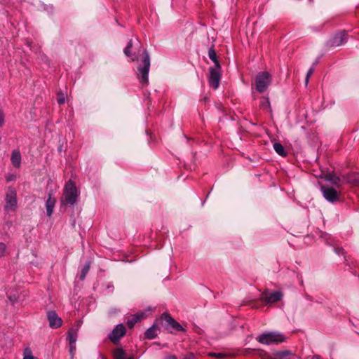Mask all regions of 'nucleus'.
<instances>
[{"instance_id": "nucleus-1", "label": "nucleus", "mask_w": 359, "mask_h": 359, "mask_svg": "<svg viewBox=\"0 0 359 359\" xmlns=\"http://www.w3.org/2000/svg\"><path fill=\"white\" fill-rule=\"evenodd\" d=\"M150 69V57L147 50L142 53V57L137 66L138 79L143 85H147L149 83V72Z\"/></svg>"}, {"instance_id": "nucleus-2", "label": "nucleus", "mask_w": 359, "mask_h": 359, "mask_svg": "<svg viewBox=\"0 0 359 359\" xmlns=\"http://www.w3.org/2000/svg\"><path fill=\"white\" fill-rule=\"evenodd\" d=\"M285 337L278 332H268L259 335L256 339L262 344H278L285 341Z\"/></svg>"}, {"instance_id": "nucleus-3", "label": "nucleus", "mask_w": 359, "mask_h": 359, "mask_svg": "<svg viewBox=\"0 0 359 359\" xmlns=\"http://www.w3.org/2000/svg\"><path fill=\"white\" fill-rule=\"evenodd\" d=\"M271 75L267 72H259L255 79V85L257 91L263 93L266 90L271 83Z\"/></svg>"}, {"instance_id": "nucleus-4", "label": "nucleus", "mask_w": 359, "mask_h": 359, "mask_svg": "<svg viewBox=\"0 0 359 359\" xmlns=\"http://www.w3.org/2000/svg\"><path fill=\"white\" fill-rule=\"evenodd\" d=\"M64 196L67 204L74 205L76 202L78 197L77 189L74 182L71 180L68 181L65 186Z\"/></svg>"}, {"instance_id": "nucleus-5", "label": "nucleus", "mask_w": 359, "mask_h": 359, "mask_svg": "<svg viewBox=\"0 0 359 359\" xmlns=\"http://www.w3.org/2000/svg\"><path fill=\"white\" fill-rule=\"evenodd\" d=\"M320 191L325 199L330 203H334L340 199V192L332 187L321 185Z\"/></svg>"}, {"instance_id": "nucleus-6", "label": "nucleus", "mask_w": 359, "mask_h": 359, "mask_svg": "<svg viewBox=\"0 0 359 359\" xmlns=\"http://www.w3.org/2000/svg\"><path fill=\"white\" fill-rule=\"evenodd\" d=\"M210 76L208 77V82L210 86L213 89H217L219 87L221 79V66L220 64H217L213 67L209 68Z\"/></svg>"}, {"instance_id": "nucleus-7", "label": "nucleus", "mask_w": 359, "mask_h": 359, "mask_svg": "<svg viewBox=\"0 0 359 359\" xmlns=\"http://www.w3.org/2000/svg\"><path fill=\"white\" fill-rule=\"evenodd\" d=\"M17 206V193L15 189L10 187L6 194V210H15Z\"/></svg>"}, {"instance_id": "nucleus-8", "label": "nucleus", "mask_w": 359, "mask_h": 359, "mask_svg": "<svg viewBox=\"0 0 359 359\" xmlns=\"http://www.w3.org/2000/svg\"><path fill=\"white\" fill-rule=\"evenodd\" d=\"M282 297L283 293L281 292H269L266 290L262 293L260 299L266 304H269L280 301Z\"/></svg>"}, {"instance_id": "nucleus-9", "label": "nucleus", "mask_w": 359, "mask_h": 359, "mask_svg": "<svg viewBox=\"0 0 359 359\" xmlns=\"http://www.w3.org/2000/svg\"><path fill=\"white\" fill-rule=\"evenodd\" d=\"M126 333V330L124 325L123 324H118L109 334V339L113 344H118L120 339L123 337Z\"/></svg>"}, {"instance_id": "nucleus-10", "label": "nucleus", "mask_w": 359, "mask_h": 359, "mask_svg": "<svg viewBox=\"0 0 359 359\" xmlns=\"http://www.w3.org/2000/svg\"><path fill=\"white\" fill-rule=\"evenodd\" d=\"M161 318L164 321V325L166 327H170L175 331H184V328L179 324L174 318L167 313H163Z\"/></svg>"}, {"instance_id": "nucleus-11", "label": "nucleus", "mask_w": 359, "mask_h": 359, "mask_svg": "<svg viewBox=\"0 0 359 359\" xmlns=\"http://www.w3.org/2000/svg\"><path fill=\"white\" fill-rule=\"evenodd\" d=\"M47 319L49 323V326L53 329H57L62 326V320L57 316L55 311H48Z\"/></svg>"}, {"instance_id": "nucleus-12", "label": "nucleus", "mask_w": 359, "mask_h": 359, "mask_svg": "<svg viewBox=\"0 0 359 359\" xmlns=\"http://www.w3.org/2000/svg\"><path fill=\"white\" fill-rule=\"evenodd\" d=\"M347 41L348 34L344 30L334 34L330 39V43L332 46H339L346 43Z\"/></svg>"}, {"instance_id": "nucleus-13", "label": "nucleus", "mask_w": 359, "mask_h": 359, "mask_svg": "<svg viewBox=\"0 0 359 359\" xmlns=\"http://www.w3.org/2000/svg\"><path fill=\"white\" fill-rule=\"evenodd\" d=\"M48 196L46 202V213L48 217H50L53 214L56 200L52 197V191L48 192Z\"/></svg>"}, {"instance_id": "nucleus-14", "label": "nucleus", "mask_w": 359, "mask_h": 359, "mask_svg": "<svg viewBox=\"0 0 359 359\" xmlns=\"http://www.w3.org/2000/svg\"><path fill=\"white\" fill-rule=\"evenodd\" d=\"M324 179L326 181L331 182L332 184L339 187L340 186V178L334 172H327L324 174Z\"/></svg>"}, {"instance_id": "nucleus-15", "label": "nucleus", "mask_w": 359, "mask_h": 359, "mask_svg": "<svg viewBox=\"0 0 359 359\" xmlns=\"http://www.w3.org/2000/svg\"><path fill=\"white\" fill-rule=\"evenodd\" d=\"M11 160L14 167H20L21 163V155L20 151H14L11 154Z\"/></svg>"}, {"instance_id": "nucleus-16", "label": "nucleus", "mask_w": 359, "mask_h": 359, "mask_svg": "<svg viewBox=\"0 0 359 359\" xmlns=\"http://www.w3.org/2000/svg\"><path fill=\"white\" fill-rule=\"evenodd\" d=\"M159 330L157 326L152 325L145 332V337L148 339H153L157 336V332Z\"/></svg>"}, {"instance_id": "nucleus-17", "label": "nucleus", "mask_w": 359, "mask_h": 359, "mask_svg": "<svg viewBox=\"0 0 359 359\" xmlns=\"http://www.w3.org/2000/svg\"><path fill=\"white\" fill-rule=\"evenodd\" d=\"M144 317V313L135 314L128 318L127 325L130 328H132L138 321Z\"/></svg>"}, {"instance_id": "nucleus-18", "label": "nucleus", "mask_w": 359, "mask_h": 359, "mask_svg": "<svg viewBox=\"0 0 359 359\" xmlns=\"http://www.w3.org/2000/svg\"><path fill=\"white\" fill-rule=\"evenodd\" d=\"M345 180L350 184H359V175L351 173L345 177Z\"/></svg>"}, {"instance_id": "nucleus-19", "label": "nucleus", "mask_w": 359, "mask_h": 359, "mask_svg": "<svg viewBox=\"0 0 359 359\" xmlns=\"http://www.w3.org/2000/svg\"><path fill=\"white\" fill-rule=\"evenodd\" d=\"M273 149L280 156L285 157L287 156V152L285 151L284 147L279 142L273 144Z\"/></svg>"}, {"instance_id": "nucleus-20", "label": "nucleus", "mask_w": 359, "mask_h": 359, "mask_svg": "<svg viewBox=\"0 0 359 359\" xmlns=\"http://www.w3.org/2000/svg\"><path fill=\"white\" fill-rule=\"evenodd\" d=\"M126 353L123 349L121 348H116L113 352L114 359H124Z\"/></svg>"}, {"instance_id": "nucleus-21", "label": "nucleus", "mask_w": 359, "mask_h": 359, "mask_svg": "<svg viewBox=\"0 0 359 359\" xmlns=\"http://www.w3.org/2000/svg\"><path fill=\"white\" fill-rule=\"evenodd\" d=\"M91 262L90 261H88L85 266L83 267L81 274H80V279L83 280L86 278V276L87 273H88L90 268Z\"/></svg>"}, {"instance_id": "nucleus-22", "label": "nucleus", "mask_w": 359, "mask_h": 359, "mask_svg": "<svg viewBox=\"0 0 359 359\" xmlns=\"http://www.w3.org/2000/svg\"><path fill=\"white\" fill-rule=\"evenodd\" d=\"M208 56L209 58L215 63V65L217 64H219L216 52L213 48V46L210 47L208 50Z\"/></svg>"}, {"instance_id": "nucleus-23", "label": "nucleus", "mask_w": 359, "mask_h": 359, "mask_svg": "<svg viewBox=\"0 0 359 359\" xmlns=\"http://www.w3.org/2000/svg\"><path fill=\"white\" fill-rule=\"evenodd\" d=\"M260 107L262 109H271L270 102L268 97H262L260 100Z\"/></svg>"}, {"instance_id": "nucleus-24", "label": "nucleus", "mask_w": 359, "mask_h": 359, "mask_svg": "<svg viewBox=\"0 0 359 359\" xmlns=\"http://www.w3.org/2000/svg\"><path fill=\"white\" fill-rule=\"evenodd\" d=\"M67 339L69 341V344H76L77 339V334L76 332L69 331L68 332Z\"/></svg>"}, {"instance_id": "nucleus-25", "label": "nucleus", "mask_w": 359, "mask_h": 359, "mask_svg": "<svg viewBox=\"0 0 359 359\" xmlns=\"http://www.w3.org/2000/svg\"><path fill=\"white\" fill-rule=\"evenodd\" d=\"M208 355L211 357H215L219 359H223L226 358L229 355L225 353H215V352H211L208 353Z\"/></svg>"}, {"instance_id": "nucleus-26", "label": "nucleus", "mask_w": 359, "mask_h": 359, "mask_svg": "<svg viewBox=\"0 0 359 359\" xmlns=\"http://www.w3.org/2000/svg\"><path fill=\"white\" fill-rule=\"evenodd\" d=\"M132 46H133V42H132V40H130V41L128 42L127 46L123 50L124 54L127 57H131L132 56V54H131L130 50V48H132Z\"/></svg>"}, {"instance_id": "nucleus-27", "label": "nucleus", "mask_w": 359, "mask_h": 359, "mask_svg": "<svg viewBox=\"0 0 359 359\" xmlns=\"http://www.w3.org/2000/svg\"><path fill=\"white\" fill-rule=\"evenodd\" d=\"M6 245L3 242H0V257H4L6 255Z\"/></svg>"}, {"instance_id": "nucleus-28", "label": "nucleus", "mask_w": 359, "mask_h": 359, "mask_svg": "<svg viewBox=\"0 0 359 359\" xmlns=\"http://www.w3.org/2000/svg\"><path fill=\"white\" fill-rule=\"evenodd\" d=\"M23 359H36L32 354V351L29 348L25 349V354Z\"/></svg>"}, {"instance_id": "nucleus-29", "label": "nucleus", "mask_w": 359, "mask_h": 359, "mask_svg": "<svg viewBox=\"0 0 359 359\" xmlns=\"http://www.w3.org/2000/svg\"><path fill=\"white\" fill-rule=\"evenodd\" d=\"M313 71H314V67H311L307 74H306V78H305V83L307 84L309 83V78L310 76L312 75V74L313 73Z\"/></svg>"}, {"instance_id": "nucleus-30", "label": "nucleus", "mask_w": 359, "mask_h": 359, "mask_svg": "<svg viewBox=\"0 0 359 359\" xmlns=\"http://www.w3.org/2000/svg\"><path fill=\"white\" fill-rule=\"evenodd\" d=\"M5 123V115L2 109H0V128Z\"/></svg>"}, {"instance_id": "nucleus-31", "label": "nucleus", "mask_w": 359, "mask_h": 359, "mask_svg": "<svg viewBox=\"0 0 359 359\" xmlns=\"http://www.w3.org/2000/svg\"><path fill=\"white\" fill-rule=\"evenodd\" d=\"M75 351H76V344H69V353L72 355V358L74 357Z\"/></svg>"}, {"instance_id": "nucleus-32", "label": "nucleus", "mask_w": 359, "mask_h": 359, "mask_svg": "<svg viewBox=\"0 0 359 359\" xmlns=\"http://www.w3.org/2000/svg\"><path fill=\"white\" fill-rule=\"evenodd\" d=\"M182 359H194L195 355L193 353H189L186 355H183L181 356Z\"/></svg>"}, {"instance_id": "nucleus-33", "label": "nucleus", "mask_w": 359, "mask_h": 359, "mask_svg": "<svg viewBox=\"0 0 359 359\" xmlns=\"http://www.w3.org/2000/svg\"><path fill=\"white\" fill-rule=\"evenodd\" d=\"M16 180V175L15 174H8L6 176V182L15 181Z\"/></svg>"}, {"instance_id": "nucleus-34", "label": "nucleus", "mask_w": 359, "mask_h": 359, "mask_svg": "<svg viewBox=\"0 0 359 359\" xmlns=\"http://www.w3.org/2000/svg\"><path fill=\"white\" fill-rule=\"evenodd\" d=\"M57 102L59 104H63L65 103V97L63 94H58Z\"/></svg>"}, {"instance_id": "nucleus-35", "label": "nucleus", "mask_w": 359, "mask_h": 359, "mask_svg": "<svg viewBox=\"0 0 359 359\" xmlns=\"http://www.w3.org/2000/svg\"><path fill=\"white\" fill-rule=\"evenodd\" d=\"M259 349H251V348H247L245 350V354H248V353H250L252 352H253V354L255 355H257L259 357V355L257 354H256V351H258Z\"/></svg>"}, {"instance_id": "nucleus-36", "label": "nucleus", "mask_w": 359, "mask_h": 359, "mask_svg": "<svg viewBox=\"0 0 359 359\" xmlns=\"http://www.w3.org/2000/svg\"><path fill=\"white\" fill-rule=\"evenodd\" d=\"M165 359H177V357L174 355H170L165 358Z\"/></svg>"}, {"instance_id": "nucleus-37", "label": "nucleus", "mask_w": 359, "mask_h": 359, "mask_svg": "<svg viewBox=\"0 0 359 359\" xmlns=\"http://www.w3.org/2000/svg\"><path fill=\"white\" fill-rule=\"evenodd\" d=\"M137 59V56L136 55H134V57L132 58V60L134 61L135 60Z\"/></svg>"}, {"instance_id": "nucleus-38", "label": "nucleus", "mask_w": 359, "mask_h": 359, "mask_svg": "<svg viewBox=\"0 0 359 359\" xmlns=\"http://www.w3.org/2000/svg\"><path fill=\"white\" fill-rule=\"evenodd\" d=\"M127 359H134L133 356L128 358Z\"/></svg>"}]
</instances>
